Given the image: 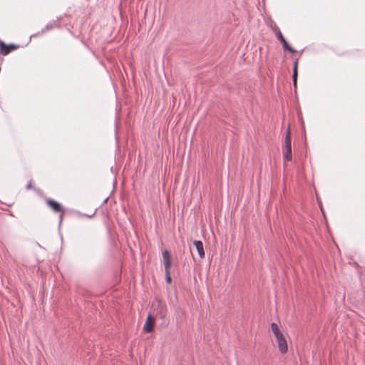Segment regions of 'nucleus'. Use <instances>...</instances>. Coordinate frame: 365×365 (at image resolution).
I'll list each match as a JSON object with an SVG mask.
<instances>
[{"instance_id":"f257e3e1","label":"nucleus","mask_w":365,"mask_h":365,"mask_svg":"<svg viewBox=\"0 0 365 365\" xmlns=\"http://www.w3.org/2000/svg\"><path fill=\"white\" fill-rule=\"evenodd\" d=\"M271 329L276 337L279 351L282 354L287 353L288 350L287 339H285L283 333L280 331L278 325L275 323H272Z\"/></svg>"},{"instance_id":"f03ea898","label":"nucleus","mask_w":365,"mask_h":365,"mask_svg":"<svg viewBox=\"0 0 365 365\" xmlns=\"http://www.w3.org/2000/svg\"><path fill=\"white\" fill-rule=\"evenodd\" d=\"M283 155L284 160L287 161L292 160V145H291V133L290 129L288 128L284 139V147L283 150Z\"/></svg>"},{"instance_id":"7ed1b4c3","label":"nucleus","mask_w":365,"mask_h":365,"mask_svg":"<svg viewBox=\"0 0 365 365\" xmlns=\"http://www.w3.org/2000/svg\"><path fill=\"white\" fill-rule=\"evenodd\" d=\"M46 205L56 213H59L60 215V220L61 221L63 220L64 215H65V210L63 207L57 201L48 198L46 200Z\"/></svg>"},{"instance_id":"20e7f679","label":"nucleus","mask_w":365,"mask_h":365,"mask_svg":"<svg viewBox=\"0 0 365 365\" xmlns=\"http://www.w3.org/2000/svg\"><path fill=\"white\" fill-rule=\"evenodd\" d=\"M19 46L14 43L6 44L4 41H0V53L2 56H6L12 51L17 50Z\"/></svg>"},{"instance_id":"39448f33","label":"nucleus","mask_w":365,"mask_h":365,"mask_svg":"<svg viewBox=\"0 0 365 365\" xmlns=\"http://www.w3.org/2000/svg\"><path fill=\"white\" fill-rule=\"evenodd\" d=\"M155 323V318L150 314H149L144 324L143 330L147 333L152 332L154 329Z\"/></svg>"},{"instance_id":"423d86ee","label":"nucleus","mask_w":365,"mask_h":365,"mask_svg":"<svg viewBox=\"0 0 365 365\" xmlns=\"http://www.w3.org/2000/svg\"><path fill=\"white\" fill-rule=\"evenodd\" d=\"M276 34H277V36L278 39L282 43L284 49L287 50V51H289L291 53H295L296 52V50H294V48H292V47H290L289 46L288 43L287 42V41L284 38L282 34L281 33V31L279 29L276 32Z\"/></svg>"},{"instance_id":"0eeeda50","label":"nucleus","mask_w":365,"mask_h":365,"mask_svg":"<svg viewBox=\"0 0 365 365\" xmlns=\"http://www.w3.org/2000/svg\"><path fill=\"white\" fill-rule=\"evenodd\" d=\"M163 259L165 271L170 270L172 265V262L170 255L166 250L163 252Z\"/></svg>"},{"instance_id":"6e6552de","label":"nucleus","mask_w":365,"mask_h":365,"mask_svg":"<svg viewBox=\"0 0 365 365\" xmlns=\"http://www.w3.org/2000/svg\"><path fill=\"white\" fill-rule=\"evenodd\" d=\"M194 245L195 246V248L199 254V256L200 258L205 257V251L203 248L202 242L200 240H195L194 241Z\"/></svg>"},{"instance_id":"1a4fd4ad","label":"nucleus","mask_w":365,"mask_h":365,"mask_svg":"<svg viewBox=\"0 0 365 365\" xmlns=\"http://www.w3.org/2000/svg\"><path fill=\"white\" fill-rule=\"evenodd\" d=\"M298 63H299V61H298V59H297L294 63L293 75H292L293 83L295 87L297 86Z\"/></svg>"},{"instance_id":"9d476101","label":"nucleus","mask_w":365,"mask_h":365,"mask_svg":"<svg viewBox=\"0 0 365 365\" xmlns=\"http://www.w3.org/2000/svg\"><path fill=\"white\" fill-rule=\"evenodd\" d=\"M165 275H166V281L168 283H171V277L170 274V270L165 271Z\"/></svg>"},{"instance_id":"9b49d317","label":"nucleus","mask_w":365,"mask_h":365,"mask_svg":"<svg viewBox=\"0 0 365 365\" xmlns=\"http://www.w3.org/2000/svg\"><path fill=\"white\" fill-rule=\"evenodd\" d=\"M27 189H31L32 188V182H29L28 185H26Z\"/></svg>"}]
</instances>
